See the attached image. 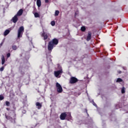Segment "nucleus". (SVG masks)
Wrapping results in <instances>:
<instances>
[{
  "label": "nucleus",
  "instance_id": "obj_26",
  "mask_svg": "<svg viewBox=\"0 0 128 128\" xmlns=\"http://www.w3.org/2000/svg\"><path fill=\"white\" fill-rule=\"evenodd\" d=\"M4 98V97L2 95H0V100H2Z\"/></svg>",
  "mask_w": 128,
  "mask_h": 128
},
{
  "label": "nucleus",
  "instance_id": "obj_6",
  "mask_svg": "<svg viewBox=\"0 0 128 128\" xmlns=\"http://www.w3.org/2000/svg\"><path fill=\"white\" fill-rule=\"evenodd\" d=\"M66 112H62L60 115V119L61 120H66Z\"/></svg>",
  "mask_w": 128,
  "mask_h": 128
},
{
  "label": "nucleus",
  "instance_id": "obj_28",
  "mask_svg": "<svg viewBox=\"0 0 128 128\" xmlns=\"http://www.w3.org/2000/svg\"><path fill=\"white\" fill-rule=\"evenodd\" d=\"M3 44H4V42H2L0 43V46H2Z\"/></svg>",
  "mask_w": 128,
  "mask_h": 128
},
{
  "label": "nucleus",
  "instance_id": "obj_13",
  "mask_svg": "<svg viewBox=\"0 0 128 128\" xmlns=\"http://www.w3.org/2000/svg\"><path fill=\"white\" fill-rule=\"evenodd\" d=\"M36 106H38V110H40V108H42V104L40 103V102H36Z\"/></svg>",
  "mask_w": 128,
  "mask_h": 128
},
{
  "label": "nucleus",
  "instance_id": "obj_24",
  "mask_svg": "<svg viewBox=\"0 0 128 128\" xmlns=\"http://www.w3.org/2000/svg\"><path fill=\"white\" fill-rule=\"evenodd\" d=\"M126 90V88L124 87H122V94H124V92H126V90Z\"/></svg>",
  "mask_w": 128,
  "mask_h": 128
},
{
  "label": "nucleus",
  "instance_id": "obj_32",
  "mask_svg": "<svg viewBox=\"0 0 128 128\" xmlns=\"http://www.w3.org/2000/svg\"><path fill=\"white\" fill-rule=\"evenodd\" d=\"M118 73H119V74H121V73H122V71H119V72H118Z\"/></svg>",
  "mask_w": 128,
  "mask_h": 128
},
{
  "label": "nucleus",
  "instance_id": "obj_33",
  "mask_svg": "<svg viewBox=\"0 0 128 128\" xmlns=\"http://www.w3.org/2000/svg\"><path fill=\"white\" fill-rule=\"evenodd\" d=\"M86 112L88 114V110L86 109Z\"/></svg>",
  "mask_w": 128,
  "mask_h": 128
},
{
  "label": "nucleus",
  "instance_id": "obj_2",
  "mask_svg": "<svg viewBox=\"0 0 128 128\" xmlns=\"http://www.w3.org/2000/svg\"><path fill=\"white\" fill-rule=\"evenodd\" d=\"M58 40L56 38H54L51 41L49 42L48 46V52H52V50H54V48L56 47V46H58Z\"/></svg>",
  "mask_w": 128,
  "mask_h": 128
},
{
  "label": "nucleus",
  "instance_id": "obj_1",
  "mask_svg": "<svg viewBox=\"0 0 128 128\" xmlns=\"http://www.w3.org/2000/svg\"><path fill=\"white\" fill-rule=\"evenodd\" d=\"M13 110H10L8 115L5 114V118L8 120H10L12 124H16V106H13Z\"/></svg>",
  "mask_w": 128,
  "mask_h": 128
},
{
  "label": "nucleus",
  "instance_id": "obj_14",
  "mask_svg": "<svg viewBox=\"0 0 128 128\" xmlns=\"http://www.w3.org/2000/svg\"><path fill=\"white\" fill-rule=\"evenodd\" d=\"M36 4L38 8H40V6H42V1L40 0H37Z\"/></svg>",
  "mask_w": 128,
  "mask_h": 128
},
{
  "label": "nucleus",
  "instance_id": "obj_4",
  "mask_svg": "<svg viewBox=\"0 0 128 128\" xmlns=\"http://www.w3.org/2000/svg\"><path fill=\"white\" fill-rule=\"evenodd\" d=\"M56 88H57L58 92L59 94L62 92V86H60V84L58 82L56 83Z\"/></svg>",
  "mask_w": 128,
  "mask_h": 128
},
{
  "label": "nucleus",
  "instance_id": "obj_3",
  "mask_svg": "<svg viewBox=\"0 0 128 128\" xmlns=\"http://www.w3.org/2000/svg\"><path fill=\"white\" fill-rule=\"evenodd\" d=\"M24 26H21L20 27L18 30V38H22V34H24Z\"/></svg>",
  "mask_w": 128,
  "mask_h": 128
},
{
  "label": "nucleus",
  "instance_id": "obj_5",
  "mask_svg": "<svg viewBox=\"0 0 128 128\" xmlns=\"http://www.w3.org/2000/svg\"><path fill=\"white\" fill-rule=\"evenodd\" d=\"M78 82V78H76L74 76H72L70 78V82L71 84H76V83Z\"/></svg>",
  "mask_w": 128,
  "mask_h": 128
},
{
  "label": "nucleus",
  "instance_id": "obj_8",
  "mask_svg": "<svg viewBox=\"0 0 128 128\" xmlns=\"http://www.w3.org/2000/svg\"><path fill=\"white\" fill-rule=\"evenodd\" d=\"M66 119L67 120H72V114H70V112H66Z\"/></svg>",
  "mask_w": 128,
  "mask_h": 128
},
{
  "label": "nucleus",
  "instance_id": "obj_25",
  "mask_svg": "<svg viewBox=\"0 0 128 128\" xmlns=\"http://www.w3.org/2000/svg\"><path fill=\"white\" fill-rule=\"evenodd\" d=\"M122 82V79L118 78L116 80V82Z\"/></svg>",
  "mask_w": 128,
  "mask_h": 128
},
{
  "label": "nucleus",
  "instance_id": "obj_23",
  "mask_svg": "<svg viewBox=\"0 0 128 128\" xmlns=\"http://www.w3.org/2000/svg\"><path fill=\"white\" fill-rule=\"evenodd\" d=\"M50 24L52 26H56V22L54 21H52L51 22Z\"/></svg>",
  "mask_w": 128,
  "mask_h": 128
},
{
  "label": "nucleus",
  "instance_id": "obj_29",
  "mask_svg": "<svg viewBox=\"0 0 128 128\" xmlns=\"http://www.w3.org/2000/svg\"><path fill=\"white\" fill-rule=\"evenodd\" d=\"M6 110H8V112H10V108H6Z\"/></svg>",
  "mask_w": 128,
  "mask_h": 128
},
{
  "label": "nucleus",
  "instance_id": "obj_22",
  "mask_svg": "<svg viewBox=\"0 0 128 128\" xmlns=\"http://www.w3.org/2000/svg\"><path fill=\"white\" fill-rule=\"evenodd\" d=\"M86 27L84 26H82L81 27V30L82 32H86Z\"/></svg>",
  "mask_w": 128,
  "mask_h": 128
},
{
  "label": "nucleus",
  "instance_id": "obj_7",
  "mask_svg": "<svg viewBox=\"0 0 128 128\" xmlns=\"http://www.w3.org/2000/svg\"><path fill=\"white\" fill-rule=\"evenodd\" d=\"M54 76L56 78H58V76L60 74H62V70H58V71H55L54 72Z\"/></svg>",
  "mask_w": 128,
  "mask_h": 128
},
{
  "label": "nucleus",
  "instance_id": "obj_15",
  "mask_svg": "<svg viewBox=\"0 0 128 128\" xmlns=\"http://www.w3.org/2000/svg\"><path fill=\"white\" fill-rule=\"evenodd\" d=\"M10 30H6L4 33V36H8L10 34Z\"/></svg>",
  "mask_w": 128,
  "mask_h": 128
},
{
  "label": "nucleus",
  "instance_id": "obj_27",
  "mask_svg": "<svg viewBox=\"0 0 128 128\" xmlns=\"http://www.w3.org/2000/svg\"><path fill=\"white\" fill-rule=\"evenodd\" d=\"M6 56L7 58H10V53H8L6 54Z\"/></svg>",
  "mask_w": 128,
  "mask_h": 128
},
{
  "label": "nucleus",
  "instance_id": "obj_21",
  "mask_svg": "<svg viewBox=\"0 0 128 128\" xmlns=\"http://www.w3.org/2000/svg\"><path fill=\"white\" fill-rule=\"evenodd\" d=\"M35 18H40V14L38 12H35L34 14Z\"/></svg>",
  "mask_w": 128,
  "mask_h": 128
},
{
  "label": "nucleus",
  "instance_id": "obj_11",
  "mask_svg": "<svg viewBox=\"0 0 128 128\" xmlns=\"http://www.w3.org/2000/svg\"><path fill=\"white\" fill-rule=\"evenodd\" d=\"M41 36H42V38H44V40H48V34H46V32H44V31L43 32L42 34H41Z\"/></svg>",
  "mask_w": 128,
  "mask_h": 128
},
{
  "label": "nucleus",
  "instance_id": "obj_31",
  "mask_svg": "<svg viewBox=\"0 0 128 128\" xmlns=\"http://www.w3.org/2000/svg\"><path fill=\"white\" fill-rule=\"evenodd\" d=\"M45 2H46V4H48V0H45Z\"/></svg>",
  "mask_w": 128,
  "mask_h": 128
},
{
  "label": "nucleus",
  "instance_id": "obj_17",
  "mask_svg": "<svg viewBox=\"0 0 128 128\" xmlns=\"http://www.w3.org/2000/svg\"><path fill=\"white\" fill-rule=\"evenodd\" d=\"M12 48L13 50H18V46L16 45H13L12 46Z\"/></svg>",
  "mask_w": 128,
  "mask_h": 128
},
{
  "label": "nucleus",
  "instance_id": "obj_16",
  "mask_svg": "<svg viewBox=\"0 0 128 128\" xmlns=\"http://www.w3.org/2000/svg\"><path fill=\"white\" fill-rule=\"evenodd\" d=\"M1 60L2 64H4V62H6V59L4 58V55L2 56Z\"/></svg>",
  "mask_w": 128,
  "mask_h": 128
},
{
  "label": "nucleus",
  "instance_id": "obj_19",
  "mask_svg": "<svg viewBox=\"0 0 128 128\" xmlns=\"http://www.w3.org/2000/svg\"><path fill=\"white\" fill-rule=\"evenodd\" d=\"M5 104L6 106H10V102L8 101H6L5 102Z\"/></svg>",
  "mask_w": 128,
  "mask_h": 128
},
{
  "label": "nucleus",
  "instance_id": "obj_10",
  "mask_svg": "<svg viewBox=\"0 0 128 128\" xmlns=\"http://www.w3.org/2000/svg\"><path fill=\"white\" fill-rule=\"evenodd\" d=\"M90 40H92V32H88L86 36V40L87 42H90Z\"/></svg>",
  "mask_w": 128,
  "mask_h": 128
},
{
  "label": "nucleus",
  "instance_id": "obj_30",
  "mask_svg": "<svg viewBox=\"0 0 128 128\" xmlns=\"http://www.w3.org/2000/svg\"><path fill=\"white\" fill-rule=\"evenodd\" d=\"M93 104L94 106H96V103H94V102H93Z\"/></svg>",
  "mask_w": 128,
  "mask_h": 128
},
{
  "label": "nucleus",
  "instance_id": "obj_9",
  "mask_svg": "<svg viewBox=\"0 0 128 128\" xmlns=\"http://www.w3.org/2000/svg\"><path fill=\"white\" fill-rule=\"evenodd\" d=\"M11 20L14 22V24H16L18 20V16L16 15H15Z\"/></svg>",
  "mask_w": 128,
  "mask_h": 128
},
{
  "label": "nucleus",
  "instance_id": "obj_20",
  "mask_svg": "<svg viewBox=\"0 0 128 128\" xmlns=\"http://www.w3.org/2000/svg\"><path fill=\"white\" fill-rule=\"evenodd\" d=\"M6 66V64L4 65V66H2V68H0V72H4V66Z\"/></svg>",
  "mask_w": 128,
  "mask_h": 128
},
{
  "label": "nucleus",
  "instance_id": "obj_34",
  "mask_svg": "<svg viewBox=\"0 0 128 128\" xmlns=\"http://www.w3.org/2000/svg\"><path fill=\"white\" fill-rule=\"evenodd\" d=\"M75 16H76V12L75 13Z\"/></svg>",
  "mask_w": 128,
  "mask_h": 128
},
{
  "label": "nucleus",
  "instance_id": "obj_18",
  "mask_svg": "<svg viewBox=\"0 0 128 128\" xmlns=\"http://www.w3.org/2000/svg\"><path fill=\"white\" fill-rule=\"evenodd\" d=\"M60 14V11L59 10H56L54 16H58Z\"/></svg>",
  "mask_w": 128,
  "mask_h": 128
},
{
  "label": "nucleus",
  "instance_id": "obj_12",
  "mask_svg": "<svg viewBox=\"0 0 128 128\" xmlns=\"http://www.w3.org/2000/svg\"><path fill=\"white\" fill-rule=\"evenodd\" d=\"M23 12H24V10L22 9H20L17 12L16 16H20L22 14Z\"/></svg>",
  "mask_w": 128,
  "mask_h": 128
}]
</instances>
